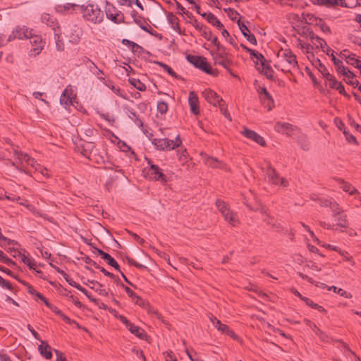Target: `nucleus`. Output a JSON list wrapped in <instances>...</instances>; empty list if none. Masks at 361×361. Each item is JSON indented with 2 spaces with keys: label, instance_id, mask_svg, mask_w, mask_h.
Wrapping results in <instances>:
<instances>
[{
  "label": "nucleus",
  "instance_id": "nucleus-1",
  "mask_svg": "<svg viewBox=\"0 0 361 361\" xmlns=\"http://www.w3.org/2000/svg\"><path fill=\"white\" fill-rule=\"evenodd\" d=\"M277 56L280 59V61L275 65V67L281 68L283 72H290L291 69L298 68L296 56L290 49H281L279 51Z\"/></svg>",
  "mask_w": 361,
  "mask_h": 361
},
{
  "label": "nucleus",
  "instance_id": "nucleus-2",
  "mask_svg": "<svg viewBox=\"0 0 361 361\" xmlns=\"http://www.w3.org/2000/svg\"><path fill=\"white\" fill-rule=\"evenodd\" d=\"M202 96L207 102L214 106H219L221 113L229 120H231L224 100L216 92L211 89H206L202 92Z\"/></svg>",
  "mask_w": 361,
  "mask_h": 361
},
{
  "label": "nucleus",
  "instance_id": "nucleus-3",
  "mask_svg": "<svg viewBox=\"0 0 361 361\" xmlns=\"http://www.w3.org/2000/svg\"><path fill=\"white\" fill-rule=\"evenodd\" d=\"M152 144L159 150H171L181 145L182 141L179 135L176 136L175 140L164 138H154Z\"/></svg>",
  "mask_w": 361,
  "mask_h": 361
},
{
  "label": "nucleus",
  "instance_id": "nucleus-4",
  "mask_svg": "<svg viewBox=\"0 0 361 361\" xmlns=\"http://www.w3.org/2000/svg\"><path fill=\"white\" fill-rule=\"evenodd\" d=\"M83 13L85 19L94 24L100 23L103 20V12L97 6L93 4L87 5L83 9Z\"/></svg>",
  "mask_w": 361,
  "mask_h": 361
},
{
  "label": "nucleus",
  "instance_id": "nucleus-5",
  "mask_svg": "<svg viewBox=\"0 0 361 361\" xmlns=\"http://www.w3.org/2000/svg\"><path fill=\"white\" fill-rule=\"evenodd\" d=\"M186 59L188 62L194 65L196 68H198L199 69L205 72L206 73L212 75H215V73L210 67L206 58L189 54L187 56Z\"/></svg>",
  "mask_w": 361,
  "mask_h": 361
},
{
  "label": "nucleus",
  "instance_id": "nucleus-6",
  "mask_svg": "<svg viewBox=\"0 0 361 361\" xmlns=\"http://www.w3.org/2000/svg\"><path fill=\"white\" fill-rule=\"evenodd\" d=\"M265 173L268 182L273 185L287 187L289 184L288 181L285 178L280 177L275 169L270 164L268 165Z\"/></svg>",
  "mask_w": 361,
  "mask_h": 361
},
{
  "label": "nucleus",
  "instance_id": "nucleus-7",
  "mask_svg": "<svg viewBox=\"0 0 361 361\" xmlns=\"http://www.w3.org/2000/svg\"><path fill=\"white\" fill-rule=\"evenodd\" d=\"M213 56V59L214 60L215 64H219L222 66L224 68H226L233 77H236L235 74L231 72V70L229 68L231 65V61L228 58V53L226 51L225 48L217 50L216 52H211Z\"/></svg>",
  "mask_w": 361,
  "mask_h": 361
},
{
  "label": "nucleus",
  "instance_id": "nucleus-8",
  "mask_svg": "<svg viewBox=\"0 0 361 361\" xmlns=\"http://www.w3.org/2000/svg\"><path fill=\"white\" fill-rule=\"evenodd\" d=\"M276 132L286 134L288 137H294L295 132L300 133V129L290 123L278 121L274 125Z\"/></svg>",
  "mask_w": 361,
  "mask_h": 361
},
{
  "label": "nucleus",
  "instance_id": "nucleus-9",
  "mask_svg": "<svg viewBox=\"0 0 361 361\" xmlns=\"http://www.w3.org/2000/svg\"><path fill=\"white\" fill-rule=\"evenodd\" d=\"M105 12L107 18L114 23L117 24L125 23V18L123 14L121 12L116 11V7L112 4L107 3Z\"/></svg>",
  "mask_w": 361,
  "mask_h": 361
},
{
  "label": "nucleus",
  "instance_id": "nucleus-10",
  "mask_svg": "<svg viewBox=\"0 0 361 361\" xmlns=\"http://www.w3.org/2000/svg\"><path fill=\"white\" fill-rule=\"evenodd\" d=\"M334 50H331L329 53V55L331 57V60L336 67L337 71L347 77L348 78H353L355 77V74L350 71L347 67L344 66L343 62L336 59L334 54Z\"/></svg>",
  "mask_w": 361,
  "mask_h": 361
},
{
  "label": "nucleus",
  "instance_id": "nucleus-11",
  "mask_svg": "<svg viewBox=\"0 0 361 361\" xmlns=\"http://www.w3.org/2000/svg\"><path fill=\"white\" fill-rule=\"evenodd\" d=\"M148 164H150L149 168L147 170V176L153 180H162L166 181V176L162 173L161 169L155 164H152L151 161H148Z\"/></svg>",
  "mask_w": 361,
  "mask_h": 361
},
{
  "label": "nucleus",
  "instance_id": "nucleus-12",
  "mask_svg": "<svg viewBox=\"0 0 361 361\" xmlns=\"http://www.w3.org/2000/svg\"><path fill=\"white\" fill-rule=\"evenodd\" d=\"M30 42L32 45L30 53L34 56L39 54L44 46L42 37L39 35H33L32 34V37H30Z\"/></svg>",
  "mask_w": 361,
  "mask_h": 361
},
{
  "label": "nucleus",
  "instance_id": "nucleus-13",
  "mask_svg": "<svg viewBox=\"0 0 361 361\" xmlns=\"http://www.w3.org/2000/svg\"><path fill=\"white\" fill-rule=\"evenodd\" d=\"M82 34V30L77 25H73L67 32L66 37L69 42L73 44H77L80 41Z\"/></svg>",
  "mask_w": 361,
  "mask_h": 361
},
{
  "label": "nucleus",
  "instance_id": "nucleus-14",
  "mask_svg": "<svg viewBox=\"0 0 361 361\" xmlns=\"http://www.w3.org/2000/svg\"><path fill=\"white\" fill-rule=\"evenodd\" d=\"M130 16L133 18L135 23H136L142 30L148 33H152V28L145 18L138 15L137 12L135 10L131 11Z\"/></svg>",
  "mask_w": 361,
  "mask_h": 361
},
{
  "label": "nucleus",
  "instance_id": "nucleus-15",
  "mask_svg": "<svg viewBox=\"0 0 361 361\" xmlns=\"http://www.w3.org/2000/svg\"><path fill=\"white\" fill-rule=\"evenodd\" d=\"M32 30H28L25 27H17L12 32V34L9 36L8 40H11V39H27L32 37Z\"/></svg>",
  "mask_w": 361,
  "mask_h": 361
},
{
  "label": "nucleus",
  "instance_id": "nucleus-16",
  "mask_svg": "<svg viewBox=\"0 0 361 361\" xmlns=\"http://www.w3.org/2000/svg\"><path fill=\"white\" fill-rule=\"evenodd\" d=\"M245 137L255 141L256 143L259 144L261 146H265L266 142L264 139L255 133V131L250 130L247 128H244V130L241 133Z\"/></svg>",
  "mask_w": 361,
  "mask_h": 361
},
{
  "label": "nucleus",
  "instance_id": "nucleus-17",
  "mask_svg": "<svg viewBox=\"0 0 361 361\" xmlns=\"http://www.w3.org/2000/svg\"><path fill=\"white\" fill-rule=\"evenodd\" d=\"M313 4L324 6L327 8L334 7L336 6H345L344 0H310Z\"/></svg>",
  "mask_w": 361,
  "mask_h": 361
},
{
  "label": "nucleus",
  "instance_id": "nucleus-18",
  "mask_svg": "<svg viewBox=\"0 0 361 361\" xmlns=\"http://www.w3.org/2000/svg\"><path fill=\"white\" fill-rule=\"evenodd\" d=\"M188 104L191 112L195 115H198L200 114L199 99L197 95L193 91L189 92Z\"/></svg>",
  "mask_w": 361,
  "mask_h": 361
},
{
  "label": "nucleus",
  "instance_id": "nucleus-19",
  "mask_svg": "<svg viewBox=\"0 0 361 361\" xmlns=\"http://www.w3.org/2000/svg\"><path fill=\"white\" fill-rule=\"evenodd\" d=\"M237 23L243 35L247 39V40L250 42L251 44L256 45L257 43L256 37H255L254 35L250 32L249 29L244 24V23L241 22L240 20H238Z\"/></svg>",
  "mask_w": 361,
  "mask_h": 361
},
{
  "label": "nucleus",
  "instance_id": "nucleus-20",
  "mask_svg": "<svg viewBox=\"0 0 361 361\" xmlns=\"http://www.w3.org/2000/svg\"><path fill=\"white\" fill-rule=\"evenodd\" d=\"M94 250L99 255H101L103 259L107 262L108 264L114 267L117 271H120L119 264L109 254L97 247H94Z\"/></svg>",
  "mask_w": 361,
  "mask_h": 361
},
{
  "label": "nucleus",
  "instance_id": "nucleus-21",
  "mask_svg": "<svg viewBox=\"0 0 361 361\" xmlns=\"http://www.w3.org/2000/svg\"><path fill=\"white\" fill-rule=\"evenodd\" d=\"M329 85L331 88L335 89L338 91V92L347 97H349V95L345 92L343 85L336 80V78L332 76L329 80Z\"/></svg>",
  "mask_w": 361,
  "mask_h": 361
},
{
  "label": "nucleus",
  "instance_id": "nucleus-22",
  "mask_svg": "<svg viewBox=\"0 0 361 361\" xmlns=\"http://www.w3.org/2000/svg\"><path fill=\"white\" fill-rule=\"evenodd\" d=\"M38 350L40 355L47 360H49L52 357L51 347L46 341H41V344L38 346Z\"/></svg>",
  "mask_w": 361,
  "mask_h": 361
},
{
  "label": "nucleus",
  "instance_id": "nucleus-23",
  "mask_svg": "<svg viewBox=\"0 0 361 361\" xmlns=\"http://www.w3.org/2000/svg\"><path fill=\"white\" fill-rule=\"evenodd\" d=\"M205 164L212 168H219L221 169H226V164L219 161L216 158L205 156L204 158Z\"/></svg>",
  "mask_w": 361,
  "mask_h": 361
},
{
  "label": "nucleus",
  "instance_id": "nucleus-24",
  "mask_svg": "<svg viewBox=\"0 0 361 361\" xmlns=\"http://www.w3.org/2000/svg\"><path fill=\"white\" fill-rule=\"evenodd\" d=\"M222 215L224 217L225 221H226L232 226H236L239 224L238 216L233 211L229 210L224 213Z\"/></svg>",
  "mask_w": 361,
  "mask_h": 361
},
{
  "label": "nucleus",
  "instance_id": "nucleus-25",
  "mask_svg": "<svg viewBox=\"0 0 361 361\" xmlns=\"http://www.w3.org/2000/svg\"><path fill=\"white\" fill-rule=\"evenodd\" d=\"M222 215L224 217L225 221H226L232 226H236L239 224L238 216L233 211L229 210L224 213Z\"/></svg>",
  "mask_w": 361,
  "mask_h": 361
},
{
  "label": "nucleus",
  "instance_id": "nucleus-26",
  "mask_svg": "<svg viewBox=\"0 0 361 361\" xmlns=\"http://www.w3.org/2000/svg\"><path fill=\"white\" fill-rule=\"evenodd\" d=\"M259 99L262 104L267 109L268 111H271L274 107V99L269 93L261 94Z\"/></svg>",
  "mask_w": 361,
  "mask_h": 361
},
{
  "label": "nucleus",
  "instance_id": "nucleus-27",
  "mask_svg": "<svg viewBox=\"0 0 361 361\" xmlns=\"http://www.w3.org/2000/svg\"><path fill=\"white\" fill-rule=\"evenodd\" d=\"M334 218L335 221L336 222V225L341 228H348L349 226L347 214L344 213V211L342 213H340L338 216H333Z\"/></svg>",
  "mask_w": 361,
  "mask_h": 361
},
{
  "label": "nucleus",
  "instance_id": "nucleus-28",
  "mask_svg": "<svg viewBox=\"0 0 361 361\" xmlns=\"http://www.w3.org/2000/svg\"><path fill=\"white\" fill-rule=\"evenodd\" d=\"M74 99V97L73 96L72 93H68V91L67 89L64 90L61 98H60V103L62 105H64L66 107L68 106H70L73 104V99Z\"/></svg>",
  "mask_w": 361,
  "mask_h": 361
},
{
  "label": "nucleus",
  "instance_id": "nucleus-29",
  "mask_svg": "<svg viewBox=\"0 0 361 361\" xmlns=\"http://www.w3.org/2000/svg\"><path fill=\"white\" fill-rule=\"evenodd\" d=\"M127 329L131 334L135 335L140 338H143L145 336V331L140 327L135 326L133 323H130Z\"/></svg>",
  "mask_w": 361,
  "mask_h": 361
},
{
  "label": "nucleus",
  "instance_id": "nucleus-30",
  "mask_svg": "<svg viewBox=\"0 0 361 361\" xmlns=\"http://www.w3.org/2000/svg\"><path fill=\"white\" fill-rule=\"evenodd\" d=\"M166 18L169 23L173 30H180L178 18L173 13L169 12L166 14Z\"/></svg>",
  "mask_w": 361,
  "mask_h": 361
},
{
  "label": "nucleus",
  "instance_id": "nucleus-31",
  "mask_svg": "<svg viewBox=\"0 0 361 361\" xmlns=\"http://www.w3.org/2000/svg\"><path fill=\"white\" fill-rule=\"evenodd\" d=\"M14 156L16 159H19L20 161H24L25 163L28 164L30 163V161H32V158L27 154H24L20 151H18V149L13 148Z\"/></svg>",
  "mask_w": 361,
  "mask_h": 361
},
{
  "label": "nucleus",
  "instance_id": "nucleus-32",
  "mask_svg": "<svg viewBox=\"0 0 361 361\" xmlns=\"http://www.w3.org/2000/svg\"><path fill=\"white\" fill-rule=\"evenodd\" d=\"M339 182L343 184L341 188L343 191L348 192L351 195L359 193L358 190L350 183L344 182L343 180H340Z\"/></svg>",
  "mask_w": 361,
  "mask_h": 361
},
{
  "label": "nucleus",
  "instance_id": "nucleus-33",
  "mask_svg": "<svg viewBox=\"0 0 361 361\" xmlns=\"http://www.w3.org/2000/svg\"><path fill=\"white\" fill-rule=\"evenodd\" d=\"M61 276L65 279V280L68 283L69 285L76 288L78 290H80L84 294H86L85 292H87V290L85 288L82 287L80 284L74 281L72 279H71L66 272L65 275L62 274Z\"/></svg>",
  "mask_w": 361,
  "mask_h": 361
},
{
  "label": "nucleus",
  "instance_id": "nucleus-34",
  "mask_svg": "<svg viewBox=\"0 0 361 361\" xmlns=\"http://www.w3.org/2000/svg\"><path fill=\"white\" fill-rule=\"evenodd\" d=\"M207 22L219 29H222L224 25L217 19V18L212 13H208Z\"/></svg>",
  "mask_w": 361,
  "mask_h": 361
},
{
  "label": "nucleus",
  "instance_id": "nucleus-35",
  "mask_svg": "<svg viewBox=\"0 0 361 361\" xmlns=\"http://www.w3.org/2000/svg\"><path fill=\"white\" fill-rule=\"evenodd\" d=\"M129 83L140 91H145L146 85L137 78H129Z\"/></svg>",
  "mask_w": 361,
  "mask_h": 361
},
{
  "label": "nucleus",
  "instance_id": "nucleus-36",
  "mask_svg": "<svg viewBox=\"0 0 361 361\" xmlns=\"http://www.w3.org/2000/svg\"><path fill=\"white\" fill-rule=\"evenodd\" d=\"M317 48H320L322 51L325 52L327 55H329L330 51L332 50L326 44V41L319 37L317 38Z\"/></svg>",
  "mask_w": 361,
  "mask_h": 361
},
{
  "label": "nucleus",
  "instance_id": "nucleus-37",
  "mask_svg": "<svg viewBox=\"0 0 361 361\" xmlns=\"http://www.w3.org/2000/svg\"><path fill=\"white\" fill-rule=\"evenodd\" d=\"M298 142L300 145L301 148L307 151L310 149V143L307 140V136L305 135H301V136L298 137Z\"/></svg>",
  "mask_w": 361,
  "mask_h": 361
},
{
  "label": "nucleus",
  "instance_id": "nucleus-38",
  "mask_svg": "<svg viewBox=\"0 0 361 361\" xmlns=\"http://www.w3.org/2000/svg\"><path fill=\"white\" fill-rule=\"evenodd\" d=\"M330 209L333 213V216H338L340 213H342L344 210L340 207V205L334 200H332L330 206Z\"/></svg>",
  "mask_w": 361,
  "mask_h": 361
},
{
  "label": "nucleus",
  "instance_id": "nucleus-39",
  "mask_svg": "<svg viewBox=\"0 0 361 361\" xmlns=\"http://www.w3.org/2000/svg\"><path fill=\"white\" fill-rule=\"evenodd\" d=\"M302 300L306 303L307 305L316 309L321 312H326V310L323 307L314 303L312 300L307 298H302Z\"/></svg>",
  "mask_w": 361,
  "mask_h": 361
},
{
  "label": "nucleus",
  "instance_id": "nucleus-40",
  "mask_svg": "<svg viewBox=\"0 0 361 361\" xmlns=\"http://www.w3.org/2000/svg\"><path fill=\"white\" fill-rule=\"evenodd\" d=\"M317 63H318L317 68H318L319 71L324 75V77L325 78V79L326 80L333 76L329 73L327 68L325 67L324 65H323L321 63V61L319 59L317 60Z\"/></svg>",
  "mask_w": 361,
  "mask_h": 361
},
{
  "label": "nucleus",
  "instance_id": "nucleus-41",
  "mask_svg": "<svg viewBox=\"0 0 361 361\" xmlns=\"http://www.w3.org/2000/svg\"><path fill=\"white\" fill-rule=\"evenodd\" d=\"M94 147V145H93V142H87L85 145H82L83 150L81 152V153L83 154V156L90 158V152L92 151Z\"/></svg>",
  "mask_w": 361,
  "mask_h": 361
},
{
  "label": "nucleus",
  "instance_id": "nucleus-42",
  "mask_svg": "<svg viewBox=\"0 0 361 361\" xmlns=\"http://www.w3.org/2000/svg\"><path fill=\"white\" fill-rule=\"evenodd\" d=\"M18 256L20 258L21 261L24 264H27L30 269H35V268H34L35 263H34L33 259H30L26 255H25L24 254H22L20 252H18Z\"/></svg>",
  "mask_w": 361,
  "mask_h": 361
},
{
  "label": "nucleus",
  "instance_id": "nucleus-43",
  "mask_svg": "<svg viewBox=\"0 0 361 361\" xmlns=\"http://www.w3.org/2000/svg\"><path fill=\"white\" fill-rule=\"evenodd\" d=\"M328 290H334V292L336 293L337 294H338L345 298H348L351 297V295L349 293L343 290L342 288H338L337 287H336L334 286L328 287Z\"/></svg>",
  "mask_w": 361,
  "mask_h": 361
},
{
  "label": "nucleus",
  "instance_id": "nucleus-44",
  "mask_svg": "<svg viewBox=\"0 0 361 361\" xmlns=\"http://www.w3.org/2000/svg\"><path fill=\"white\" fill-rule=\"evenodd\" d=\"M128 117L130 119H132L137 126L142 127L143 126V122L142 121V120L139 118L138 115L133 110L129 111Z\"/></svg>",
  "mask_w": 361,
  "mask_h": 361
},
{
  "label": "nucleus",
  "instance_id": "nucleus-45",
  "mask_svg": "<svg viewBox=\"0 0 361 361\" xmlns=\"http://www.w3.org/2000/svg\"><path fill=\"white\" fill-rule=\"evenodd\" d=\"M355 56V55L353 54H350L348 56H346L345 60L347 63L350 64L351 66H353L355 68H357L358 66H360L361 63L360 60L356 59Z\"/></svg>",
  "mask_w": 361,
  "mask_h": 361
},
{
  "label": "nucleus",
  "instance_id": "nucleus-46",
  "mask_svg": "<svg viewBox=\"0 0 361 361\" xmlns=\"http://www.w3.org/2000/svg\"><path fill=\"white\" fill-rule=\"evenodd\" d=\"M54 39L56 43V49L59 51H62L64 50V43L63 40L61 39L60 35L58 33L54 34Z\"/></svg>",
  "mask_w": 361,
  "mask_h": 361
},
{
  "label": "nucleus",
  "instance_id": "nucleus-47",
  "mask_svg": "<svg viewBox=\"0 0 361 361\" xmlns=\"http://www.w3.org/2000/svg\"><path fill=\"white\" fill-rule=\"evenodd\" d=\"M168 104L165 102L161 101L157 103V109L161 114H165L168 111Z\"/></svg>",
  "mask_w": 361,
  "mask_h": 361
},
{
  "label": "nucleus",
  "instance_id": "nucleus-48",
  "mask_svg": "<svg viewBox=\"0 0 361 361\" xmlns=\"http://www.w3.org/2000/svg\"><path fill=\"white\" fill-rule=\"evenodd\" d=\"M216 205L218 207L219 212L221 213V214L230 210L227 204L224 201L219 200H217L216 202Z\"/></svg>",
  "mask_w": 361,
  "mask_h": 361
},
{
  "label": "nucleus",
  "instance_id": "nucleus-49",
  "mask_svg": "<svg viewBox=\"0 0 361 361\" xmlns=\"http://www.w3.org/2000/svg\"><path fill=\"white\" fill-rule=\"evenodd\" d=\"M224 11L228 14V17L231 20H235L239 13L233 8H224Z\"/></svg>",
  "mask_w": 361,
  "mask_h": 361
},
{
  "label": "nucleus",
  "instance_id": "nucleus-50",
  "mask_svg": "<svg viewBox=\"0 0 361 361\" xmlns=\"http://www.w3.org/2000/svg\"><path fill=\"white\" fill-rule=\"evenodd\" d=\"M158 64L163 68L164 70H165L170 75L177 78L178 75L177 74L173 71V70L168 65L163 63L161 62H159Z\"/></svg>",
  "mask_w": 361,
  "mask_h": 361
},
{
  "label": "nucleus",
  "instance_id": "nucleus-51",
  "mask_svg": "<svg viewBox=\"0 0 361 361\" xmlns=\"http://www.w3.org/2000/svg\"><path fill=\"white\" fill-rule=\"evenodd\" d=\"M78 6L77 4H71V3H67L63 6H59V11H68L71 9H75L76 7H78Z\"/></svg>",
  "mask_w": 361,
  "mask_h": 361
},
{
  "label": "nucleus",
  "instance_id": "nucleus-52",
  "mask_svg": "<svg viewBox=\"0 0 361 361\" xmlns=\"http://www.w3.org/2000/svg\"><path fill=\"white\" fill-rule=\"evenodd\" d=\"M135 303L142 307H146L148 312H151L152 307L149 305L148 302L143 300L140 297L137 296Z\"/></svg>",
  "mask_w": 361,
  "mask_h": 361
},
{
  "label": "nucleus",
  "instance_id": "nucleus-53",
  "mask_svg": "<svg viewBox=\"0 0 361 361\" xmlns=\"http://www.w3.org/2000/svg\"><path fill=\"white\" fill-rule=\"evenodd\" d=\"M303 30H304V35H307V36L312 40L313 41L314 39H315L316 41H317V38H319V37H318L317 35H316L312 30H310L309 28H307L306 27H304L303 28Z\"/></svg>",
  "mask_w": 361,
  "mask_h": 361
},
{
  "label": "nucleus",
  "instance_id": "nucleus-54",
  "mask_svg": "<svg viewBox=\"0 0 361 361\" xmlns=\"http://www.w3.org/2000/svg\"><path fill=\"white\" fill-rule=\"evenodd\" d=\"M257 70L260 72L264 73L267 78L271 79L273 78V71L272 68L269 67H267L264 70H261L260 67H257Z\"/></svg>",
  "mask_w": 361,
  "mask_h": 361
},
{
  "label": "nucleus",
  "instance_id": "nucleus-55",
  "mask_svg": "<svg viewBox=\"0 0 361 361\" xmlns=\"http://www.w3.org/2000/svg\"><path fill=\"white\" fill-rule=\"evenodd\" d=\"M42 20L43 23H45L51 26L54 23V18L48 13H44L42 15Z\"/></svg>",
  "mask_w": 361,
  "mask_h": 361
},
{
  "label": "nucleus",
  "instance_id": "nucleus-56",
  "mask_svg": "<svg viewBox=\"0 0 361 361\" xmlns=\"http://www.w3.org/2000/svg\"><path fill=\"white\" fill-rule=\"evenodd\" d=\"M216 329H217L219 331L222 332L223 334H225L226 331H228V326L226 324H222L221 321H216V324L214 326Z\"/></svg>",
  "mask_w": 361,
  "mask_h": 361
},
{
  "label": "nucleus",
  "instance_id": "nucleus-57",
  "mask_svg": "<svg viewBox=\"0 0 361 361\" xmlns=\"http://www.w3.org/2000/svg\"><path fill=\"white\" fill-rule=\"evenodd\" d=\"M165 361H177L176 357L172 351H166L163 353Z\"/></svg>",
  "mask_w": 361,
  "mask_h": 361
},
{
  "label": "nucleus",
  "instance_id": "nucleus-58",
  "mask_svg": "<svg viewBox=\"0 0 361 361\" xmlns=\"http://www.w3.org/2000/svg\"><path fill=\"white\" fill-rule=\"evenodd\" d=\"M0 286L3 288H6L10 290H13V286H12L11 283L8 281L4 279L1 276H0Z\"/></svg>",
  "mask_w": 361,
  "mask_h": 361
},
{
  "label": "nucleus",
  "instance_id": "nucleus-59",
  "mask_svg": "<svg viewBox=\"0 0 361 361\" xmlns=\"http://www.w3.org/2000/svg\"><path fill=\"white\" fill-rule=\"evenodd\" d=\"M298 46L302 49H305L307 53H310L311 49H312V45H310V44L302 43V40H300V39H298Z\"/></svg>",
  "mask_w": 361,
  "mask_h": 361
},
{
  "label": "nucleus",
  "instance_id": "nucleus-60",
  "mask_svg": "<svg viewBox=\"0 0 361 361\" xmlns=\"http://www.w3.org/2000/svg\"><path fill=\"white\" fill-rule=\"evenodd\" d=\"M35 296L40 299L49 308H52V305L47 300V299L44 297L38 291H36V293L34 294Z\"/></svg>",
  "mask_w": 361,
  "mask_h": 361
},
{
  "label": "nucleus",
  "instance_id": "nucleus-61",
  "mask_svg": "<svg viewBox=\"0 0 361 361\" xmlns=\"http://www.w3.org/2000/svg\"><path fill=\"white\" fill-rule=\"evenodd\" d=\"M121 286L125 290L128 295L131 298H135L137 295L135 294L134 291H133L128 286H125L121 283Z\"/></svg>",
  "mask_w": 361,
  "mask_h": 361
},
{
  "label": "nucleus",
  "instance_id": "nucleus-62",
  "mask_svg": "<svg viewBox=\"0 0 361 361\" xmlns=\"http://www.w3.org/2000/svg\"><path fill=\"white\" fill-rule=\"evenodd\" d=\"M54 353L56 356V361H67L65 355L61 351L55 349Z\"/></svg>",
  "mask_w": 361,
  "mask_h": 361
},
{
  "label": "nucleus",
  "instance_id": "nucleus-63",
  "mask_svg": "<svg viewBox=\"0 0 361 361\" xmlns=\"http://www.w3.org/2000/svg\"><path fill=\"white\" fill-rule=\"evenodd\" d=\"M96 286H97L98 288H96L95 290L99 295L103 296L108 295V292L105 289L102 288V284H100L99 283H96Z\"/></svg>",
  "mask_w": 361,
  "mask_h": 361
},
{
  "label": "nucleus",
  "instance_id": "nucleus-64",
  "mask_svg": "<svg viewBox=\"0 0 361 361\" xmlns=\"http://www.w3.org/2000/svg\"><path fill=\"white\" fill-rule=\"evenodd\" d=\"M332 200H329V199H324V198L319 199V204L322 207H329Z\"/></svg>",
  "mask_w": 361,
  "mask_h": 361
}]
</instances>
